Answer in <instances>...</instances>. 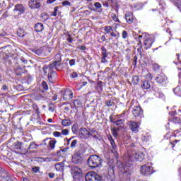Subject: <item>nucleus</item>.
<instances>
[{
    "instance_id": "f257e3e1",
    "label": "nucleus",
    "mask_w": 181,
    "mask_h": 181,
    "mask_svg": "<svg viewBox=\"0 0 181 181\" xmlns=\"http://www.w3.org/2000/svg\"><path fill=\"white\" fill-rule=\"evenodd\" d=\"M117 168L119 169V171L120 172L119 176L122 180H131V167L129 166V163L117 161Z\"/></svg>"
},
{
    "instance_id": "f03ea898",
    "label": "nucleus",
    "mask_w": 181,
    "mask_h": 181,
    "mask_svg": "<svg viewBox=\"0 0 181 181\" xmlns=\"http://www.w3.org/2000/svg\"><path fill=\"white\" fill-rule=\"evenodd\" d=\"M124 159L126 160V162H134V160H137L138 162H142L145 159V154L141 151L134 152L131 154H126L124 156Z\"/></svg>"
},
{
    "instance_id": "7ed1b4c3",
    "label": "nucleus",
    "mask_w": 181,
    "mask_h": 181,
    "mask_svg": "<svg viewBox=\"0 0 181 181\" xmlns=\"http://www.w3.org/2000/svg\"><path fill=\"white\" fill-rule=\"evenodd\" d=\"M88 165L92 169L100 168L103 165V159L98 155H92L88 158Z\"/></svg>"
},
{
    "instance_id": "20e7f679",
    "label": "nucleus",
    "mask_w": 181,
    "mask_h": 181,
    "mask_svg": "<svg viewBox=\"0 0 181 181\" xmlns=\"http://www.w3.org/2000/svg\"><path fill=\"white\" fill-rule=\"evenodd\" d=\"M140 169L141 175H144V176H151V175L155 173L153 167L149 163L141 165Z\"/></svg>"
},
{
    "instance_id": "39448f33",
    "label": "nucleus",
    "mask_w": 181,
    "mask_h": 181,
    "mask_svg": "<svg viewBox=\"0 0 181 181\" xmlns=\"http://www.w3.org/2000/svg\"><path fill=\"white\" fill-rule=\"evenodd\" d=\"M85 179L86 181H101L103 177L95 174V173H88L85 176Z\"/></svg>"
},
{
    "instance_id": "423d86ee",
    "label": "nucleus",
    "mask_w": 181,
    "mask_h": 181,
    "mask_svg": "<svg viewBox=\"0 0 181 181\" xmlns=\"http://www.w3.org/2000/svg\"><path fill=\"white\" fill-rule=\"evenodd\" d=\"M71 173L74 179H80L83 175L81 169L77 166H72Z\"/></svg>"
},
{
    "instance_id": "0eeeda50",
    "label": "nucleus",
    "mask_w": 181,
    "mask_h": 181,
    "mask_svg": "<svg viewBox=\"0 0 181 181\" xmlns=\"http://www.w3.org/2000/svg\"><path fill=\"white\" fill-rule=\"evenodd\" d=\"M91 133L86 128H81L79 130V136L82 139H88Z\"/></svg>"
},
{
    "instance_id": "6e6552de",
    "label": "nucleus",
    "mask_w": 181,
    "mask_h": 181,
    "mask_svg": "<svg viewBox=\"0 0 181 181\" xmlns=\"http://www.w3.org/2000/svg\"><path fill=\"white\" fill-rule=\"evenodd\" d=\"M72 163L75 165H78V163H81L83 162V157L81 156V153H76L72 156L71 158Z\"/></svg>"
},
{
    "instance_id": "1a4fd4ad",
    "label": "nucleus",
    "mask_w": 181,
    "mask_h": 181,
    "mask_svg": "<svg viewBox=\"0 0 181 181\" xmlns=\"http://www.w3.org/2000/svg\"><path fill=\"white\" fill-rule=\"evenodd\" d=\"M132 115L134 117H142L144 115V111L142 110V107L141 106H135L132 110Z\"/></svg>"
},
{
    "instance_id": "9d476101",
    "label": "nucleus",
    "mask_w": 181,
    "mask_h": 181,
    "mask_svg": "<svg viewBox=\"0 0 181 181\" xmlns=\"http://www.w3.org/2000/svg\"><path fill=\"white\" fill-rule=\"evenodd\" d=\"M141 87L143 90H149L153 88V85L151 84V81L148 80H143L141 81Z\"/></svg>"
},
{
    "instance_id": "9b49d317",
    "label": "nucleus",
    "mask_w": 181,
    "mask_h": 181,
    "mask_svg": "<svg viewBox=\"0 0 181 181\" xmlns=\"http://www.w3.org/2000/svg\"><path fill=\"white\" fill-rule=\"evenodd\" d=\"M167 81H168V77H166V75L163 74L158 75L156 77V81L158 84H165V83H166Z\"/></svg>"
},
{
    "instance_id": "f8f14e48",
    "label": "nucleus",
    "mask_w": 181,
    "mask_h": 181,
    "mask_svg": "<svg viewBox=\"0 0 181 181\" xmlns=\"http://www.w3.org/2000/svg\"><path fill=\"white\" fill-rule=\"evenodd\" d=\"M129 127L133 132H138V129H139V123L134 121H130L129 122Z\"/></svg>"
},
{
    "instance_id": "ddd939ff",
    "label": "nucleus",
    "mask_w": 181,
    "mask_h": 181,
    "mask_svg": "<svg viewBox=\"0 0 181 181\" xmlns=\"http://www.w3.org/2000/svg\"><path fill=\"white\" fill-rule=\"evenodd\" d=\"M28 6L31 9H36L40 8V1L39 0H30L28 2Z\"/></svg>"
},
{
    "instance_id": "4468645a",
    "label": "nucleus",
    "mask_w": 181,
    "mask_h": 181,
    "mask_svg": "<svg viewBox=\"0 0 181 181\" xmlns=\"http://www.w3.org/2000/svg\"><path fill=\"white\" fill-rule=\"evenodd\" d=\"M107 138L111 144L110 151L112 153H117V145L115 144V141H114V139H112V136L110 135Z\"/></svg>"
},
{
    "instance_id": "2eb2a0df",
    "label": "nucleus",
    "mask_w": 181,
    "mask_h": 181,
    "mask_svg": "<svg viewBox=\"0 0 181 181\" xmlns=\"http://www.w3.org/2000/svg\"><path fill=\"white\" fill-rule=\"evenodd\" d=\"M14 12H18V15H22L25 12V7L22 4H16L15 6Z\"/></svg>"
},
{
    "instance_id": "dca6fc26",
    "label": "nucleus",
    "mask_w": 181,
    "mask_h": 181,
    "mask_svg": "<svg viewBox=\"0 0 181 181\" xmlns=\"http://www.w3.org/2000/svg\"><path fill=\"white\" fill-rule=\"evenodd\" d=\"M73 98V92L70 90H66L64 93V100L65 101H69Z\"/></svg>"
},
{
    "instance_id": "f3484780",
    "label": "nucleus",
    "mask_w": 181,
    "mask_h": 181,
    "mask_svg": "<svg viewBox=\"0 0 181 181\" xmlns=\"http://www.w3.org/2000/svg\"><path fill=\"white\" fill-rule=\"evenodd\" d=\"M125 19L127 23L129 24L132 23L134 22V16L132 15V13L128 12L125 14Z\"/></svg>"
},
{
    "instance_id": "a211bd4d",
    "label": "nucleus",
    "mask_w": 181,
    "mask_h": 181,
    "mask_svg": "<svg viewBox=\"0 0 181 181\" xmlns=\"http://www.w3.org/2000/svg\"><path fill=\"white\" fill-rule=\"evenodd\" d=\"M94 6L95 8H93V11H94L95 12H103V6L101 5V4H100V2H95L94 4Z\"/></svg>"
},
{
    "instance_id": "6ab92c4d",
    "label": "nucleus",
    "mask_w": 181,
    "mask_h": 181,
    "mask_svg": "<svg viewBox=\"0 0 181 181\" xmlns=\"http://www.w3.org/2000/svg\"><path fill=\"white\" fill-rule=\"evenodd\" d=\"M22 142L21 141H16L13 144V146L15 149V151H18V152H21V151H22Z\"/></svg>"
},
{
    "instance_id": "aec40b11",
    "label": "nucleus",
    "mask_w": 181,
    "mask_h": 181,
    "mask_svg": "<svg viewBox=\"0 0 181 181\" xmlns=\"http://www.w3.org/2000/svg\"><path fill=\"white\" fill-rule=\"evenodd\" d=\"M56 76H57V74L54 71H50L48 73V80L50 81V83H53V78H56Z\"/></svg>"
},
{
    "instance_id": "412c9836",
    "label": "nucleus",
    "mask_w": 181,
    "mask_h": 181,
    "mask_svg": "<svg viewBox=\"0 0 181 181\" xmlns=\"http://www.w3.org/2000/svg\"><path fill=\"white\" fill-rule=\"evenodd\" d=\"M152 43H153V41H152V39L151 38H148L144 41V47L146 49H149V47H151V46H152Z\"/></svg>"
},
{
    "instance_id": "4be33fe9",
    "label": "nucleus",
    "mask_w": 181,
    "mask_h": 181,
    "mask_svg": "<svg viewBox=\"0 0 181 181\" xmlns=\"http://www.w3.org/2000/svg\"><path fill=\"white\" fill-rule=\"evenodd\" d=\"M36 32H42L44 29L43 24L42 23H37L35 25Z\"/></svg>"
},
{
    "instance_id": "5701e85b",
    "label": "nucleus",
    "mask_w": 181,
    "mask_h": 181,
    "mask_svg": "<svg viewBox=\"0 0 181 181\" xmlns=\"http://www.w3.org/2000/svg\"><path fill=\"white\" fill-rule=\"evenodd\" d=\"M57 142L56 139L48 141V148H50L51 150L54 149Z\"/></svg>"
},
{
    "instance_id": "b1692460",
    "label": "nucleus",
    "mask_w": 181,
    "mask_h": 181,
    "mask_svg": "<svg viewBox=\"0 0 181 181\" xmlns=\"http://www.w3.org/2000/svg\"><path fill=\"white\" fill-rule=\"evenodd\" d=\"M14 73L16 76H21L23 73V69L21 68V66H16L14 69Z\"/></svg>"
},
{
    "instance_id": "393cba45",
    "label": "nucleus",
    "mask_w": 181,
    "mask_h": 181,
    "mask_svg": "<svg viewBox=\"0 0 181 181\" xmlns=\"http://www.w3.org/2000/svg\"><path fill=\"white\" fill-rule=\"evenodd\" d=\"M173 92L175 93V94H176L179 97H181V87H180V86H178L177 87L174 88Z\"/></svg>"
},
{
    "instance_id": "a878e982",
    "label": "nucleus",
    "mask_w": 181,
    "mask_h": 181,
    "mask_svg": "<svg viewBox=\"0 0 181 181\" xmlns=\"http://www.w3.org/2000/svg\"><path fill=\"white\" fill-rule=\"evenodd\" d=\"M62 124L64 127H69L71 124V121L69 119H64L62 120Z\"/></svg>"
},
{
    "instance_id": "bb28decb",
    "label": "nucleus",
    "mask_w": 181,
    "mask_h": 181,
    "mask_svg": "<svg viewBox=\"0 0 181 181\" xmlns=\"http://www.w3.org/2000/svg\"><path fill=\"white\" fill-rule=\"evenodd\" d=\"M71 131L73 134H77V131H78V124H74L71 127Z\"/></svg>"
},
{
    "instance_id": "cd10ccee",
    "label": "nucleus",
    "mask_w": 181,
    "mask_h": 181,
    "mask_svg": "<svg viewBox=\"0 0 181 181\" xmlns=\"http://www.w3.org/2000/svg\"><path fill=\"white\" fill-rule=\"evenodd\" d=\"M132 83H133L134 86H136L138 84V83H139V76H134L132 78Z\"/></svg>"
},
{
    "instance_id": "c85d7f7f",
    "label": "nucleus",
    "mask_w": 181,
    "mask_h": 181,
    "mask_svg": "<svg viewBox=\"0 0 181 181\" xmlns=\"http://www.w3.org/2000/svg\"><path fill=\"white\" fill-rule=\"evenodd\" d=\"M17 35L20 37H23L25 36V33L23 32V30L18 29V31H17Z\"/></svg>"
},
{
    "instance_id": "c756f323",
    "label": "nucleus",
    "mask_w": 181,
    "mask_h": 181,
    "mask_svg": "<svg viewBox=\"0 0 181 181\" xmlns=\"http://www.w3.org/2000/svg\"><path fill=\"white\" fill-rule=\"evenodd\" d=\"M105 104L107 107H112V105H114V101H112L111 100H108L105 101Z\"/></svg>"
},
{
    "instance_id": "7c9ffc66",
    "label": "nucleus",
    "mask_w": 181,
    "mask_h": 181,
    "mask_svg": "<svg viewBox=\"0 0 181 181\" xmlns=\"http://www.w3.org/2000/svg\"><path fill=\"white\" fill-rule=\"evenodd\" d=\"M37 145L35 142L30 143L28 149H37Z\"/></svg>"
},
{
    "instance_id": "2f4dec72",
    "label": "nucleus",
    "mask_w": 181,
    "mask_h": 181,
    "mask_svg": "<svg viewBox=\"0 0 181 181\" xmlns=\"http://www.w3.org/2000/svg\"><path fill=\"white\" fill-rule=\"evenodd\" d=\"M145 80H147L148 81L152 80L153 78V76H152V74L148 73L145 75Z\"/></svg>"
},
{
    "instance_id": "473e14b6",
    "label": "nucleus",
    "mask_w": 181,
    "mask_h": 181,
    "mask_svg": "<svg viewBox=\"0 0 181 181\" xmlns=\"http://www.w3.org/2000/svg\"><path fill=\"white\" fill-rule=\"evenodd\" d=\"M62 66V63H60V60L55 61V70H59Z\"/></svg>"
},
{
    "instance_id": "72a5a7b5",
    "label": "nucleus",
    "mask_w": 181,
    "mask_h": 181,
    "mask_svg": "<svg viewBox=\"0 0 181 181\" xmlns=\"http://www.w3.org/2000/svg\"><path fill=\"white\" fill-rule=\"evenodd\" d=\"M112 134L115 138H117V136H118V128H114L112 129Z\"/></svg>"
},
{
    "instance_id": "f704fd0d",
    "label": "nucleus",
    "mask_w": 181,
    "mask_h": 181,
    "mask_svg": "<svg viewBox=\"0 0 181 181\" xmlns=\"http://www.w3.org/2000/svg\"><path fill=\"white\" fill-rule=\"evenodd\" d=\"M74 107H76L77 108H78V107H81V102L78 100H75L74 101Z\"/></svg>"
},
{
    "instance_id": "c9c22d12",
    "label": "nucleus",
    "mask_w": 181,
    "mask_h": 181,
    "mask_svg": "<svg viewBox=\"0 0 181 181\" xmlns=\"http://www.w3.org/2000/svg\"><path fill=\"white\" fill-rule=\"evenodd\" d=\"M63 165H64L63 163L55 164V168L57 170H60L61 169H63Z\"/></svg>"
},
{
    "instance_id": "e433bc0d",
    "label": "nucleus",
    "mask_w": 181,
    "mask_h": 181,
    "mask_svg": "<svg viewBox=\"0 0 181 181\" xmlns=\"http://www.w3.org/2000/svg\"><path fill=\"white\" fill-rule=\"evenodd\" d=\"M104 30L106 33H111L112 32V28L111 26H105Z\"/></svg>"
},
{
    "instance_id": "4c0bfd02",
    "label": "nucleus",
    "mask_w": 181,
    "mask_h": 181,
    "mask_svg": "<svg viewBox=\"0 0 181 181\" xmlns=\"http://www.w3.org/2000/svg\"><path fill=\"white\" fill-rule=\"evenodd\" d=\"M35 54H37V56H40L42 53H43V50L42 49H35L34 51Z\"/></svg>"
},
{
    "instance_id": "58836bf2",
    "label": "nucleus",
    "mask_w": 181,
    "mask_h": 181,
    "mask_svg": "<svg viewBox=\"0 0 181 181\" xmlns=\"http://www.w3.org/2000/svg\"><path fill=\"white\" fill-rule=\"evenodd\" d=\"M40 167L35 166L32 168V171L33 173H37V172H40Z\"/></svg>"
},
{
    "instance_id": "ea45409f",
    "label": "nucleus",
    "mask_w": 181,
    "mask_h": 181,
    "mask_svg": "<svg viewBox=\"0 0 181 181\" xmlns=\"http://www.w3.org/2000/svg\"><path fill=\"white\" fill-rule=\"evenodd\" d=\"M49 111H51V112H53L54 111V105L53 103H50L48 105Z\"/></svg>"
},
{
    "instance_id": "a19ab883",
    "label": "nucleus",
    "mask_w": 181,
    "mask_h": 181,
    "mask_svg": "<svg viewBox=\"0 0 181 181\" xmlns=\"http://www.w3.org/2000/svg\"><path fill=\"white\" fill-rule=\"evenodd\" d=\"M123 122L124 120L122 119H120L114 122V124L118 127V125H121V124H123Z\"/></svg>"
},
{
    "instance_id": "79ce46f5",
    "label": "nucleus",
    "mask_w": 181,
    "mask_h": 181,
    "mask_svg": "<svg viewBox=\"0 0 181 181\" xmlns=\"http://www.w3.org/2000/svg\"><path fill=\"white\" fill-rule=\"evenodd\" d=\"M173 121L175 124H180V117H173Z\"/></svg>"
},
{
    "instance_id": "37998d69",
    "label": "nucleus",
    "mask_w": 181,
    "mask_h": 181,
    "mask_svg": "<svg viewBox=\"0 0 181 181\" xmlns=\"http://www.w3.org/2000/svg\"><path fill=\"white\" fill-rule=\"evenodd\" d=\"M180 55L179 54H177V55H176V57H177V62H174V63L175 64H181V60H180Z\"/></svg>"
},
{
    "instance_id": "c03bdc74",
    "label": "nucleus",
    "mask_w": 181,
    "mask_h": 181,
    "mask_svg": "<svg viewBox=\"0 0 181 181\" xmlns=\"http://www.w3.org/2000/svg\"><path fill=\"white\" fill-rule=\"evenodd\" d=\"M59 11V6L54 8V12L52 13V16H57V11Z\"/></svg>"
},
{
    "instance_id": "a18cd8bd",
    "label": "nucleus",
    "mask_w": 181,
    "mask_h": 181,
    "mask_svg": "<svg viewBox=\"0 0 181 181\" xmlns=\"http://www.w3.org/2000/svg\"><path fill=\"white\" fill-rule=\"evenodd\" d=\"M62 5H63V6H71V4L69 1H64L62 2Z\"/></svg>"
},
{
    "instance_id": "49530a36",
    "label": "nucleus",
    "mask_w": 181,
    "mask_h": 181,
    "mask_svg": "<svg viewBox=\"0 0 181 181\" xmlns=\"http://www.w3.org/2000/svg\"><path fill=\"white\" fill-rule=\"evenodd\" d=\"M122 36L123 39H127L128 37V33L125 30L122 31Z\"/></svg>"
},
{
    "instance_id": "de8ad7c7",
    "label": "nucleus",
    "mask_w": 181,
    "mask_h": 181,
    "mask_svg": "<svg viewBox=\"0 0 181 181\" xmlns=\"http://www.w3.org/2000/svg\"><path fill=\"white\" fill-rule=\"evenodd\" d=\"M42 86L44 90H48L49 86H47V83H46V81H43L42 83Z\"/></svg>"
},
{
    "instance_id": "09e8293b",
    "label": "nucleus",
    "mask_w": 181,
    "mask_h": 181,
    "mask_svg": "<svg viewBox=\"0 0 181 181\" xmlns=\"http://www.w3.org/2000/svg\"><path fill=\"white\" fill-rule=\"evenodd\" d=\"M101 50H102V56L104 54H108V52H107V49H105V47H102Z\"/></svg>"
},
{
    "instance_id": "8fccbe9b",
    "label": "nucleus",
    "mask_w": 181,
    "mask_h": 181,
    "mask_svg": "<svg viewBox=\"0 0 181 181\" xmlns=\"http://www.w3.org/2000/svg\"><path fill=\"white\" fill-rule=\"evenodd\" d=\"M76 145H77V140H73L71 144V148H76Z\"/></svg>"
},
{
    "instance_id": "3c124183",
    "label": "nucleus",
    "mask_w": 181,
    "mask_h": 181,
    "mask_svg": "<svg viewBox=\"0 0 181 181\" xmlns=\"http://www.w3.org/2000/svg\"><path fill=\"white\" fill-rule=\"evenodd\" d=\"M137 62H138V57L134 56L133 59V66H136Z\"/></svg>"
},
{
    "instance_id": "603ef678",
    "label": "nucleus",
    "mask_w": 181,
    "mask_h": 181,
    "mask_svg": "<svg viewBox=\"0 0 181 181\" xmlns=\"http://www.w3.org/2000/svg\"><path fill=\"white\" fill-rule=\"evenodd\" d=\"M70 66H75L76 65V59H72L69 61Z\"/></svg>"
},
{
    "instance_id": "864d4df0",
    "label": "nucleus",
    "mask_w": 181,
    "mask_h": 181,
    "mask_svg": "<svg viewBox=\"0 0 181 181\" xmlns=\"http://www.w3.org/2000/svg\"><path fill=\"white\" fill-rule=\"evenodd\" d=\"M90 136H91V135H94V134H98V131H96V130H95L94 129H92L91 130H90Z\"/></svg>"
},
{
    "instance_id": "5fc2aeb1",
    "label": "nucleus",
    "mask_w": 181,
    "mask_h": 181,
    "mask_svg": "<svg viewBox=\"0 0 181 181\" xmlns=\"http://www.w3.org/2000/svg\"><path fill=\"white\" fill-rule=\"evenodd\" d=\"M5 56H6V54L4 52H0V59H5Z\"/></svg>"
},
{
    "instance_id": "6e6d98bb",
    "label": "nucleus",
    "mask_w": 181,
    "mask_h": 181,
    "mask_svg": "<svg viewBox=\"0 0 181 181\" xmlns=\"http://www.w3.org/2000/svg\"><path fill=\"white\" fill-rule=\"evenodd\" d=\"M62 134V135H69V130L67 129H63Z\"/></svg>"
},
{
    "instance_id": "4d7b16f0",
    "label": "nucleus",
    "mask_w": 181,
    "mask_h": 181,
    "mask_svg": "<svg viewBox=\"0 0 181 181\" xmlns=\"http://www.w3.org/2000/svg\"><path fill=\"white\" fill-rule=\"evenodd\" d=\"M78 74H77V72H73L71 74V78H76V77H78Z\"/></svg>"
},
{
    "instance_id": "13d9d810",
    "label": "nucleus",
    "mask_w": 181,
    "mask_h": 181,
    "mask_svg": "<svg viewBox=\"0 0 181 181\" xmlns=\"http://www.w3.org/2000/svg\"><path fill=\"white\" fill-rule=\"evenodd\" d=\"M56 64H55V62H54L52 64H50L49 65V69H56Z\"/></svg>"
},
{
    "instance_id": "bf43d9fd",
    "label": "nucleus",
    "mask_w": 181,
    "mask_h": 181,
    "mask_svg": "<svg viewBox=\"0 0 181 181\" xmlns=\"http://www.w3.org/2000/svg\"><path fill=\"white\" fill-rule=\"evenodd\" d=\"M90 136L93 137L94 139H100V134H92Z\"/></svg>"
},
{
    "instance_id": "052dcab7",
    "label": "nucleus",
    "mask_w": 181,
    "mask_h": 181,
    "mask_svg": "<svg viewBox=\"0 0 181 181\" xmlns=\"http://www.w3.org/2000/svg\"><path fill=\"white\" fill-rule=\"evenodd\" d=\"M53 135H54V136H62V133H60L59 132H53Z\"/></svg>"
},
{
    "instance_id": "680f3d73",
    "label": "nucleus",
    "mask_w": 181,
    "mask_h": 181,
    "mask_svg": "<svg viewBox=\"0 0 181 181\" xmlns=\"http://www.w3.org/2000/svg\"><path fill=\"white\" fill-rule=\"evenodd\" d=\"M47 66H44V67L42 68V71L45 73V74H47Z\"/></svg>"
},
{
    "instance_id": "e2e57ef3",
    "label": "nucleus",
    "mask_w": 181,
    "mask_h": 181,
    "mask_svg": "<svg viewBox=\"0 0 181 181\" xmlns=\"http://www.w3.org/2000/svg\"><path fill=\"white\" fill-rule=\"evenodd\" d=\"M49 139H49V138H47V139H44V140L42 141V144H43V145H47V141H49Z\"/></svg>"
},
{
    "instance_id": "0e129e2a",
    "label": "nucleus",
    "mask_w": 181,
    "mask_h": 181,
    "mask_svg": "<svg viewBox=\"0 0 181 181\" xmlns=\"http://www.w3.org/2000/svg\"><path fill=\"white\" fill-rule=\"evenodd\" d=\"M48 176H49V179H53L55 175L53 173H50L48 174Z\"/></svg>"
},
{
    "instance_id": "69168bd1",
    "label": "nucleus",
    "mask_w": 181,
    "mask_h": 181,
    "mask_svg": "<svg viewBox=\"0 0 181 181\" xmlns=\"http://www.w3.org/2000/svg\"><path fill=\"white\" fill-rule=\"evenodd\" d=\"M3 177H5V180L4 181H11L10 179H9V176L8 175V174H6V176H3Z\"/></svg>"
},
{
    "instance_id": "338daca9",
    "label": "nucleus",
    "mask_w": 181,
    "mask_h": 181,
    "mask_svg": "<svg viewBox=\"0 0 181 181\" xmlns=\"http://www.w3.org/2000/svg\"><path fill=\"white\" fill-rule=\"evenodd\" d=\"M2 18H8V11H6L3 13Z\"/></svg>"
},
{
    "instance_id": "774afa93",
    "label": "nucleus",
    "mask_w": 181,
    "mask_h": 181,
    "mask_svg": "<svg viewBox=\"0 0 181 181\" xmlns=\"http://www.w3.org/2000/svg\"><path fill=\"white\" fill-rule=\"evenodd\" d=\"M178 70L180 71L178 73L179 78H181V68H178Z\"/></svg>"
}]
</instances>
